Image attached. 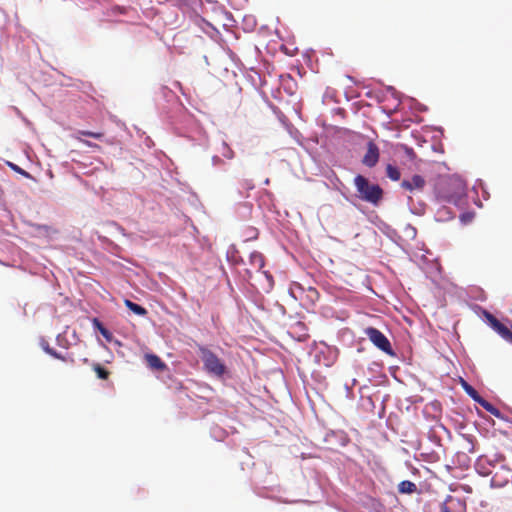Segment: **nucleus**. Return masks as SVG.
<instances>
[{
    "label": "nucleus",
    "mask_w": 512,
    "mask_h": 512,
    "mask_svg": "<svg viewBox=\"0 0 512 512\" xmlns=\"http://www.w3.org/2000/svg\"><path fill=\"white\" fill-rule=\"evenodd\" d=\"M416 490V484L409 480H404L400 482L398 485V491L403 494H412L416 492Z\"/></svg>",
    "instance_id": "nucleus-12"
},
{
    "label": "nucleus",
    "mask_w": 512,
    "mask_h": 512,
    "mask_svg": "<svg viewBox=\"0 0 512 512\" xmlns=\"http://www.w3.org/2000/svg\"><path fill=\"white\" fill-rule=\"evenodd\" d=\"M309 292L311 293V296H312V297L318 298V296H319V295H318V292H317V290H316V289H314V288H310V289H309Z\"/></svg>",
    "instance_id": "nucleus-21"
},
{
    "label": "nucleus",
    "mask_w": 512,
    "mask_h": 512,
    "mask_svg": "<svg viewBox=\"0 0 512 512\" xmlns=\"http://www.w3.org/2000/svg\"><path fill=\"white\" fill-rule=\"evenodd\" d=\"M506 341H508L509 343L512 344V333L509 335V337L506 339Z\"/></svg>",
    "instance_id": "nucleus-23"
},
{
    "label": "nucleus",
    "mask_w": 512,
    "mask_h": 512,
    "mask_svg": "<svg viewBox=\"0 0 512 512\" xmlns=\"http://www.w3.org/2000/svg\"><path fill=\"white\" fill-rule=\"evenodd\" d=\"M354 185L357 191V197L373 206H378L383 199V189L378 185L371 183L363 175H357L354 178Z\"/></svg>",
    "instance_id": "nucleus-1"
},
{
    "label": "nucleus",
    "mask_w": 512,
    "mask_h": 512,
    "mask_svg": "<svg viewBox=\"0 0 512 512\" xmlns=\"http://www.w3.org/2000/svg\"><path fill=\"white\" fill-rule=\"evenodd\" d=\"M386 175L388 178H390L393 181H398L401 177V173H400L399 169L396 166L391 165V164H388L386 166Z\"/></svg>",
    "instance_id": "nucleus-18"
},
{
    "label": "nucleus",
    "mask_w": 512,
    "mask_h": 512,
    "mask_svg": "<svg viewBox=\"0 0 512 512\" xmlns=\"http://www.w3.org/2000/svg\"><path fill=\"white\" fill-rule=\"evenodd\" d=\"M92 369L97 374V377L99 379L107 380L110 376V372L106 368L101 366L99 363H94L92 365Z\"/></svg>",
    "instance_id": "nucleus-17"
},
{
    "label": "nucleus",
    "mask_w": 512,
    "mask_h": 512,
    "mask_svg": "<svg viewBox=\"0 0 512 512\" xmlns=\"http://www.w3.org/2000/svg\"><path fill=\"white\" fill-rule=\"evenodd\" d=\"M199 353L204 365V369L212 375L221 377L226 372L224 362L210 349L200 346Z\"/></svg>",
    "instance_id": "nucleus-2"
},
{
    "label": "nucleus",
    "mask_w": 512,
    "mask_h": 512,
    "mask_svg": "<svg viewBox=\"0 0 512 512\" xmlns=\"http://www.w3.org/2000/svg\"><path fill=\"white\" fill-rule=\"evenodd\" d=\"M491 327L503 338L507 339L512 331L492 315L488 317Z\"/></svg>",
    "instance_id": "nucleus-8"
},
{
    "label": "nucleus",
    "mask_w": 512,
    "mask_h": 512,
    "mask_svg": "<svg viewBox=\"0 0 512 512\" xmlns=\"http://www.w3.org/2000/svg\"><path fill=\"white\" fill-rule=\"evenodd\" d=\"M82 136L91 137L95 139H101L103 138L104 134L102 132H92L89 130H78L73 134V138L84 145L93 148V149H100V146L98 144H95L93 142H90L88 140H85L82 138Z\"/></svg>",
    "instance_id": "nucleus-5"
},
{
    "label": "nucleus",
    "mask_w": 512,
    "mask_h": 512,
    "mask_svg": "<svg viewBox=\"0 0 512 512\" xmlns=\"http://www.w3.org/2000/svg\"><path fill=\"white\" fill-rule=\"evenodd\" d=\"M212 165L215 167L222 166L224 164L223 159L219 155H214L211 159Z\"/></svg>",
    "instance_id": "nucleus-20"
},
{
    "label": "nucleus",
    "mask_w": 512,
    "mask_h": 512,
    "mask_svg": "<svg viewBox=\"0 0 512 512\" xmlns=\"http://www.w3.org/2000/svg\"><path fill=\"white\" fill-rule=\"evenodd\" d=\"M440 512H452V511L450 510V508L447 505L443 504L441 506Z\"/></svg>",
    "instance_id": "nucleus-22"
},
{
    "label": "nucleus",
    "mask_w": 512,
    "mask_h": 512,
    "mask_svg": "<svg viewBox=\"0 0 512 512\" xmlns=\"http://www.w3.org/2000/svg\"><path fill=\"white\" fill-rule=\"evenodd\" d=\"M92 325L93 327L100 332V334L107 340L111 341L112 339V333L104 327V325L101 323V321L98 318L92 319Z\"/></svg>",
    "instance_id": "nucleus-11"
},
{
    "label": "nucleus",
    "mask_w": 512,
    "mask_h": 512,
    "mask_svg": "<svg viewBox=\"0 0 512 512\" xmlns=\"http://www.w3.org/2000/svg\"><path fill=\"white\" fill-rule=\"evenodd\" d=\"M249 262L253 269L261 271L265 266V259L262 253L254 251L249 256Z\"/></svg>",
    "instance_id": "nucleus-9"
},
{
    "label": "nucleus",
    "mask_w": 512,
    "mask_h": 512,
    "mask_svg": "<svg viewBox=\"0 0 512 512\" xmlns=\"http://www.w3.org/2000/svg\"><path fill=\"white\" fill-rule=\"evenodd\" d=\"M44 350L46 353H48L49 355H51L52 357H54L56 359H60L62 361H68V359L65 356H62L56 350H54L53 348H50L49 345L45 346ZM69 361L74 362V360L72 358H70Z\"/></svg>",
    "instance_id": "nucleus-19"
},
{
    "label": "nucleus",
    "mask_w": 512,
    "mask_h": 512,
    "mask_svg": "<svg viewBox=\"0 0 512 512\" xmlns=\"http://www.w3.org/2000/svg\"><path fill=\"white\" fill-rule=\"evenodd\" d=\"M461 386L462 388L464 389V391L475 401H479V399L481 398V396L479 395V393L468 383L466 382L464 379H461Z\"/></svg>",
    "instance_id": "nucleus-16"
},
{
    "label": "nucleus",
    "mask_w": 512,
    "mask_h": 512,
    "mask_svg": "<svg viewBox=\"0 0 512 512\" xmlns=\"http://www.w3.org/2000/svg\"><path fill=\"white\" fill-rule=\"evenodd\" d=\"M124 304L129 310H131L136 315L145 316L147 314V310L144 307L132 302L129 299H125Z\"/></svg>",
    "instance_id": "nucleus-13"
},
{
    "label": "nucleus",
    "mask_w": 512,
    "mask_h": 512,
    "mask_svg": "<svg viewBox=\"0 0 512 512\" xmlns=\"http://www.w3.org/2000/svg\"><path fill=\"white\" fill-rule=\"evenodd\" d=\"M478 404H480L486 411L491 413L492 415L496 417H501V412L499 409H497L494 405H492L490 402L486 401L484 398H480L479 401H477Z\"/></svg>",
    "instance_id": "nucleus-15"
},
{
    "label": "nucleus",
    "mask_w": 512,
    "mask_h": 512,
    "mask_svg": "<svg viewBox=\"0 0 512 512\" xmlns=\"http://www.w3.org/2000/svg\"><path fill=\"white\" fill-rule=\"evenodd\" d=\"M449 186L453 188L455 192L453 194L445 195L443 198L449 203L457 204L465 194V187L460 181H451Z\"/></svg>",
    "instance_id": "nucleus-7"
},
{
    "label": "nucleus",
    "mask_w": 512,
    "mask_h": 512,
    "mask_svg": "<svg viewBox=\"0 0 512 512\" xmlns=\"http://www.w3.org/2000/svg\"><path fill=\"white\" fill-rule=\"evenodd\" d=\"M365 335L368 339L381 351L385 352L388 355H394V351L391 347L390 341L388 338L378 329L374 327H368L365 329Z\"/></svg>",
    "instance_id": "nucleus-3"
},
{
    "label": "nucleus",
    "mask_w": 512,
    "mask_h": 512,
    "mask_svg": "<svg viewBox=\"0 0 512 512\" xmlns=\"http://www.w3.org/2000/svg\"><path fill=\"white\" fill-rule=\"evenodd\" d=\"M218 151L227 160H232L235 157V152L225 141L221 142Z\"/></svg>",
    "instance_id": "nucleus-14"
},
{
    "label": "nucleus",
    "mask_w": 512,
    "mask_h": 512,
    "mask_svg": "<svg viewBox=\"0 0 512 512\" xmlns=\"http://www.w3.org/2000/svg\"><path fill=\"white\" fill-rule=\"evenodd\" d=\"M379 156L380 153L378 146L373 141H369L367 144V151L362 159V163L365 166L372 168L378 163Z\"/></svg>",
    "instance_id": "nucleus-4"
},
{
    "label": "nucleus",
    "mask_w": 512,
    "mask_h": 512,
    "mask_svg": "<svg viewBox=\"0 0 512 512\" xmlns=\"http://www.w3.org/2000/svg\"><path fill=\"white\" fill-rule=\"evenodd\" d=\"M146 360L149 365V367L156 369V370H164L166 365L165 363L155 354H148L146 355Z\"/></svg>",
    "instance_id": "nucleus-10"
},
{
    "label": "nucleus",
    "mask_w": 512,
    "mask_h": 512,
    "mask_svg": "<svg viewBox=\"0 0 512 512\" xmlns=\"http://www.w3.org/2000/svg\"><path fill=\"white\" fill-rule=\"evenodd\" d=\"M425 185L426 181L421 175H413L410 180L401 182V187L409 192L422 191Z\"/></svg>",
    "instance_id": "nucleus-6"
}]
</instances>
